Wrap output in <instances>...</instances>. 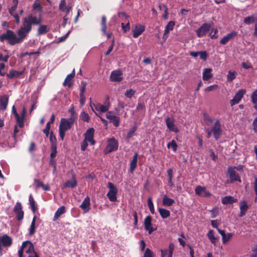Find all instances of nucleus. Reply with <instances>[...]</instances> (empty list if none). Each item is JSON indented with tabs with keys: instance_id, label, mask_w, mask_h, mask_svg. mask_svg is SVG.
Instances as JSON below:
<instances>
[{
	"instance_id": "nucleus-1",
	"label": "nucleus",
	"mask_w": 257,
	"mask_h": 257,
	"mask_svg": "<svg viewBox=\"0 0 257 257\" xmlns=\"http://www.w3.org/2000/svg\"><path fill=\"white\" fill-rule=\"evenodd\" d=\"M30 32L29 31H27L26 29L21 27L18 31V36H17L13 31L7 29L6 33L0 35V41L3 42L7 40L9 45L14 46L23 42L25 38L27 36Z\"/></svg>"
},
{
	"instance_id": "nucleus-2",
	"label": "nucleus",
	"mask_w": 257,
	"mask_h": 257,
	"mask_svg": "<svg viewBox=\"0 0 257 257\" xmlns=\"http://www.w3.org/2000/svg\"><path fill=\"white\" fill-rule=\"evenodd\" d=\"M13 244V238L7 234L0 235V255L3 254V247L9 248Z\"/></svg>"
},
{
	"instance_id": "nucleus-3",
	"label": "nucleus",
	"mask_w": 257,
	"mask_h": 257,
	"mask_svg": "<svg viewBox=\"0 0 257 257\" xmlns=\"http://www.w3.org/2000/svg\"><path fill=\"white\" fill-rule=\"evenodd\" d=\"M107 187L109 188V191L106 194L109 200L111 202L117 201L116 195L118 192L117 188L111 182H108Z\"/></svg>"
},
{
	"instance_id": "nucleus-4",
	"label": "nucleus",
	"mask_w": 257,
	"mask_h": 257,
	"mask_svg": "<svg viewBox=\"0 0 257 257\" xmlns=\"http://www.w3.org/2000/svg\"><path fill=\"white\" fill-rule=\"evenodd\" d=\"M118 142L114 138H110L107 141V145L104 150L105 154L115 151L117 150Z\"/></svg>"
},
{
	"instance_id": "nucleus-5",
	"label": "nucleus",
	"mask_w": 257,
	"mask_h": 257,
	"mask_svg": "<svg viewBox=\"0 0 257 257\" xmlns=\"http://www.w3.org/2000/svg\"><path fill=\"white\" fill-rule=\"evenodd\" d=\"M214 138L215 140H218L222 135V130L221 128V122L219 119H216L213 126L211 128Z\"/></svg>"
},
{
	"instance_id": "nucleus-6",
	"label": "nucleus",
	"mask_w": 257,
	"mask_h": 257,
	"mask_svg": "<svg viewBox=\"0 0 257 257\" xmlns=\"http://www.w3.org/2000/svg\"><path fill=\"white\" fill-rule=\"evenodd\" d=\"M74 121L75 120H74V118L73 117L69 118H62L59 127L62 128L64 131H67L71 128Z\"/></svg>"
},
{
	"instance_id": "nucleus-7",
	"label": "nucleus",
	"mask_w": 257,
	"mask_h": 257,
	"mask_svg": "<svg viewBox=\"0 0 257 257\" xmlns=\"http://www.w3.org/2000/svg\"><path fill=\"white\" fill-rule=\"evenodd\" d=\"M210 30V25L208 23H204L196 31V35L199 38L203 37L209 32Z\"/></svg>"
},
{
	"instance_id": "nucleus-8",
	"label": "nucleus",
	"mask_w": 257,
	"mask_h": 257,
	"mask_svg": "<svg viewBox=\"0 0 257 257\" xmlns=\"http://www.w3.org/2000/svg\"><path fill=\"white\" fill-rule=\"evenodd\" d=\"M145 30V27L141 24H136L132 25V31L133 32V37L134 38H138Z\"/></svg>"
},
{
	"instance_id": "nucleus-9",
	"label": "nucleus",
	"mask_w": 257,
	"mask_h": 257,
	"mask_svg": "<svg viewBox=\"0 0 257 257\" xmlns=\"http://www.w3.org/2000/svg\"><path fill=\"white\" fill-rule=\"evenodd\" d=\"M246 92L245 89H239L235 94L233 99L230 100V105L231 106L238 103L243 95Z\"/></svg>"
},
{
	"instance_id": "nucleus-10",
	"label": "nucleus",
	"mask_w": 257,
	"mask_h": 257,
	"mask_svg": "<svg viewBox=\"0 0 257 257\" xmlns=\"http://www.w3.org/2000/svg\"><path fill=\"white\" fill-rule=\"evenodd\" d=\"M14 211L16 214L17 219L21 221L23 219L24 212L22 210V205L21 202H17L14 208Z\"/></svg>"
},
{
	"instance_id": "nucleus-11",
	"label": "nucleus",
	"mask_w": 257,
	"mask_h": 257,
	"mask_svg": "<svg viewBox=\"0 0 257 257\" xmlns=\"http://www.w3.org/2000/svg\"><path fill=\"white\" fill-rule=\"evenodd\" d=\"M195 192L196 195L201 197H210L212 195V194L207 190L205 187L201 186H197L195 189Z\"/></svg>"
},
{
	"instance_id": "nucleus-12",
	"label": "nucleus",
	"mask_w": 257,
	"mask_h": 257,
	"mask_svg": "<svg viewBox=\"0 0 257 257\" xmlns=\"http://www.w3.org/2000/svg\"><path fill=\"white\" fill-rule=\"evenodd\" d=\"M122 72L120 70L112 71L109 76V79L111 81L120 82L122 80Z\"/></svg>"
},
{
	"instance_id": "nucleus-13",
	"label": "nucleus",
	"mask_w": 257,
	"mask_h": 257,
	"mask_svg": "<svg viewBox=\"0 0 257 257\" xmlns=\"http://www.w3.org/2000/svg\"><path fill=\"white\" fill-rule=\"evenodd\" d=\"M227 172L229 175V177L231 182L239 181L241 182L240 177L238 174L234 171V168L229 167L227 169Z\"/></svg>"
},
{
	"instance_id": "nucleus-14",
	"label": "nucleus",
	"mask_w": 257,
	"mask_h": 257,
	"mask_svg": "<svg viewBox=\"0 0 257 257\" xmlns=\"http://www.w3.org/2000/svg\"><path fill=\"white\" fill-rule=\"evenodd\" d=\"M112 113V111H107L106 117L110 122L113 124L114 126L117 127L119 124L120 118L119 117L113 115Z\"/></svg>"
},
{
	"instance_id": "nucleus-15",
	"label": "nucleus",
	"mask_w": 257,
	"mask_h": 257,
	"mask_svg": "<svg viewBox=\"0 0 257 257\" xmlns=\"http://www.w3.org/2000/svg\"><path fill=\"white\" fill-rule=\"evenodd\" d=\"M237 35V33L236 31H232L230 33L227 34L226 36H224L220 41V43L222 45H225L230 40L234 39Z\"/></svg>"
},
{
	"instance_id": "nucleus-16",
	"label": "nucleus",
	"mask_w": 257,
	"mask_h": 257,
	"mask_svg": "<svg viewBox=\"0 0 257 257\" xmlns=\"http://www.w3.org/2000/svg\"><path fill=\"white\" fill-rule=\"evenodd\" d=\"M152 217L151 216H147L144 221L145 228L146 230L148 231L149 234H151L155 229L152 227Z\"/></svg>"
},
{
	"instance_id": "nucleus-17",
	"label": "nucleus",
	"mask_w": 257,
	"mask_h": 257,
	"mask_svg": "<svg viewBox=\"0 0 257 257\" xmlns=\"http://www.w3.org/2000/svg\"><path fill=\"white\" fill-rule=\"evenodd\" d=\"M174 249V245L173 243H171L169 244V248L161 249V257H166L168 255L167 257H172Z\"/></svg>"
},
{
	"instance_id": "nucleus-18",
	"label": "nucleus",
	"mask_w": 257,
	"mask_h": 257,
	"mask_svg": "<svg viewBox=\"0 0 257 257\" xmlns=\"http://www.w3.org/2000/svg\"><path fill=\"white\" fill-rule=\"evenodd\" d=\"M165 121L168 128L170 131L174 133H178L179 132V129L174 124V120H171L169 117H167L165 118Z\"/></svg>"
},
{
	"instance_id": "nucleus-19",
	"label": "nucleus",
	"mask_w": 257,
	"mask_h": 257,
	"mask_svg": "<svg viewBox=\"0 0 257 257\" xmlns=\"http://www.w3.org/2000/svg\"><path fill=\"white\" fill-rule=\"evenodd\" d=\"M27 17L28 18V20H30L32 24L33 25H39L42 22L41 14H39V17H37L36 16H33L32 14H30Z\"/></svg>"
},
{
	"instance_id": "nucleus-20",
	"label": "nucleus",
	"mask_w": 257,
	"mask_h": 257,
	"mask_svg": "<svg viewBox=\"0 0 257 257\" xmlns=\"http://www.w3.org/2000/svg\"><path fill=\"white\" fill-rule=\"evenodd\" d=\"M248 208V206L245 201H241L239 203L240 213L239 217H241L245 215Z\"/></svg>"
},
{
	"instance_id": "nucleus-21",
	"label": "nucleus",
	"mask_w": 257,
	"mask_h": 257,
	"mask_svg": "<svg viewBox=\"0 0 257 257\" xmlns=\"http://www.w3.org/2000/svg\"><path fill=\"white\" fill-rule=\"evenodd\" d=\"M27 245H29V247L27 250L26 251V252L29 254L35 253L36 251L34 249V246L32 242L29 240L24 241L22 243V248H25Z\"/></svg>"
},
{
	"instance_id": "nucleus-22",
	"label": "nucleus",
	"mask_w": 257,
	"mask_h": 257,
	"mask_svg": "<svg viewBox=\"0 0 257 257\" xmlns=\"http://www.w3.org/2000/svg\"><path fill=\"white\" fill-rule=\"evenodd\" d=\"M75 72L74 69L71 73L67 75L63 82L64 86H68L69 87L72 85V79L75 77Z\"/></svg>"
},
{
	"instance_id": "nucleus-23",
	"label": "nucleus",
	"mask_w": 257,
	"mask_h": 257,
	"mask_svg": "<svg viewBox=\"0 0 257 257\" xmlns=\"http://www.w3.org/2000/svg\"><path fill=\"white\" fill-rule=\"evenodd\" d=\"M9 102V96L4 95L0 98V109L5 110L7 109Z\"/></svg>"
},
{
	"instance_id": "nucleus-24",
	"label": "nucleus",
	"mask_w": 257,
	"mask_h": 257,
	"mask_svg": "<svg viewBox=\"0 0 257 257\" xmlns=\"http://www.w3.org/2000/svg\"><path fill=\"white\" fill-rule=\"evenodd\" d=\"M138 153L136 152L133 157V159L130 163V171L131 173H133L135 170L137 168V162H138Z\"/></svg>"
},
{
	"instance_id": "nucleus-25",
	"label": "nucleus",
	"mask_w": 257,
	"mask_h": 257,
	"mask_svg": "<svg viewBox=\"0 0 257 257\" xmlns=\"http://www.w3.org/2000/svg\"><path fill=\"white\" fill-rule=\"evenodd\" d=\"M24 70L23 71H17L14 69H12L10 71L9 73L7 74V76L10 79L14 78H19L20 76L23 74Z\"/></svg>"
},
{
	"instance_id": "nucleus-26",
	"label": "nucleus",
	"mask_w": 257,
	"mask_h": 257,
	"mask_svg": "<svg viewBox=\"0 0 257 257\" xmlns=\"http://www.w3.org/2000/svg\"><path fill=\"white\" fill-rule=\"evenodd\" d=\"M175 26V22L174 21H170L167 26L165 27L164 30V33L163 35V38L166 39L168 37V34L170 32V31L173 30L174 27Z\"/></svg>"
},
{
	"instance_id": "nucleus-27",
	"label": "nucleus",
	"mask_w": 257,
	"mask_h": 257,
	"mask_svg": "<svg viewBox=\"0 0 257 257\" xmlns=\"http://www.w3.org/2000/svg\"><path fill=\"white\" fill-rule=\"evenodd\" d=\"M237 201V199L231 196H226L221 198V202L223 204H232Z\"/></svg>"
},
{
	"instance_id": "nucleus-28",
	"label": "nucleus",
	"mask_w": 257,
	"mask_h": 257,
	"mask_svg": "<svg viewBox=\"0 0 257 257\" xmlns=\"http://www.w3.org/2000/svg\"><path fill=\"white\" fill-rule=\"evenodd\" d=\"M90 199L89 197H86L84 199L82 203L80 205V207L85 211V212H87L90 209Z\"/></svg>"
},
{
	"instance_id": "nucleus-29",
	"label": "nucleus",
	"mask_w": 257,
	"mask_h": 257,
	"mask_svg": "<svg viewBox=\"0 0 257 257\" xmlns=\"http://www.w3.org/2000/svg\"><path fill=\"white\" fill-rule=\"evenodd\" d=\"M39 27L38 29L37 35L40 36L43 34H45L50 31V28L47 25H39Z\"/></svg>"
},
{
	"instance_id": "nucleus-30",
	"label": "nucleus",
	"mask_w": 257,
	"mask_h": 257,
	"mask_svg": "<svg viewBox=\"0 0 257 257\" xmlns=\"http://www.w3.org/2000/svg\"><path fill=\"white\" fill-rule=\"evenodd\" d=\"M77 185V181L75 179V176L73 175V180L67 181L64 184V186L66 188H73L76 187Z\"/></svg>"
},
{
	"instance_id": "nucleus-31",
	"label": "nucleus",
	"mask_w": 257,
	"mask_h": 257,
	"mask_svg": "<svg viewBox=\"0 0 257 257\" xmlns=\"http://www.w3.org/2000/svg\"><path fill=\"white\" fill-rule=\"evenodd\" d=\"M212 69L205 68L203 72V79L204 81L208 80L212 77L213 75L211 74Z\"/></svg>"
},
{
	"instance_id": "nucleus-32",
	"label": "nucleus",
	"mask_w": 257,
	"mask_h": 257,
	"mask_svg": "<svg viewBox=\"0 0 257 257\" xmlns=\"http://www.w3.org/2000/svg\"><path fill=\"white\" fill-rule=\"evenodd\" d=\"M33 25L30 21V20H28V18L27 17H25L23 19V27L24 29H26V30L29 31V32H31L32 30V26Z\"/></svg>"
},
{
	"instance_id": "nucleus-33",
	"label": "nucleus",
	"mask_w": 257,
	"mask_h": 257,
	"mask_svg": "<svg viewBox=\"0 0 257 257\" xmlns=\"http://www.w3.org/2000/svg\"><path fill=\"white\" fill-rule=\"evenodd\" d=\"M162 202L164 206H170L174 203L175 201L174 199L169 198L167 195L165 194L163 196Z\"/></svg>"
},
{
	"instance_id": "nucleus-34",
	"label": "nucleus",
	"mask_w": 257,
	"mask_h": 257,
	"mask_svg": "<svg viewBox=\"0 0 257 257\" xmlns=\"http://www.w3.org/2000/svg\"><path fill=\"white\" fill-rule=\"evenodd\" d=\"M94 130L93 128H89L84 134L85 139L87 141H88L94 137Z\"/></svg>"
},
{
	"instance_id": "nucleus-35",
	"label": "nucleus",
	"mask_w": 257,
	"mask_h": 257,
	"mask_svg": "<svg viewBox=\"0 0 257 257\" xmlns=\"http://www.w3.org/2000/svg\"><path fill=\"white\" fill-rule=\"evenodd\" d=\"M65 212V208L64 206H61L58 208L57 210L56 211L54 214L53 220L56 221L58 218Z\"/></svg>"
},
{
	"instance_id": "nucleus-36",
	"label": "nucleus",
	"mask_w": 257,
	"mask_h": 257,
	"mask_svg": "<svg viewBox=\"0 0 257 257\" xmlns=\"http://www.w3.org/2000/svg\"><path fill=\"white\" fill-rule=\"evenodd\" d=\"M29 202L31 206V209L34 214L35 213L36 211L38 209L37 205H36L35 200L33 198L32 195L31 194L29 196Z\"/></svg>"
},
{
	"instance_id": "nucleus-37",
	"label": "nucleus",
	"mask_w": 257,
	"mask_h": 257,
	"mask_svg": "<svg viewBox=\"0 0 257 257\" xmlns=\"http://www.w3.org/2000/svg\"><path fill=\"white\" fill-rule=\"evenodd\" d=\"M158 211L161 217L163 219H166L170 215V211L166 209L160 208L158 209Z\"/></svg>"
},
{
	"instance_id": "nucleus-38",
	"label": "nucleus",
	"mask_w": 257,
	"mask_h": 257,
	"mask_svg": "<svg viewBox=\"0 0 257 257\" xmlns=\"http://www.w3.org/2000/svg\"><path fill=\"white\" fill-rule=\"evenodd\" d=\"M207 236L208 238L209 239L210 242L214 244H215L217 241V238L215 237L214 235L213 230H210L208 231L207 233Z\"/></svg>"
},
{
	"instance_id": "nucleus-39",
	"label": "nucleus",
	"mask_w": 257,
	"mask_h": 257,
	"mask_svg": "<svg viewBox=\"0 0 257 257\" xmlns=\"http://www.w3.org/2000/svg\"><path fill=\"white\" fill-rule=\"evenodd\" d=\"M36 219V216H34L33 218L32 221L31 222V224L30 228H29V234L30 235H33L36 231V226H35Z\"/></svg>"
},
{
	"instance_id": "nucleus-40",
	"label": "nucleus",
	"mask_w": 257,
	"mask_h": 257,
	"mask_svg": "<svg viewBox=\"0 0 257 257\" xmlns=\"http://www.w3.org/2000/svg\"><path fill=\"white\" fill-rule=\"evenodd\" d=\"M101 31L103 34H106V18L105 16H103L101 21Z\"/></svg>"
},
{
	"instance_id": "nucleus-41",
	"label": "nucleus",
	"mask_w": 257,
	"mask_h": 257,
	"mask_svg": "<svg viewBox=\"0 0 257 257\" xmlns=\"http://www.w3.org/2000/svg\"><path fill=\"white\" fill-rule=\"evenodd\" d=\"M255 21V17L253 15L245 17L243 20V22L245 24L250 25Z\"/></svg>"
},
{
	"instance_id": "nucleus-42",
	"label": "nucleus",
	"mask_w": 257,
	"mask_h": 257,
	"mask_svg": "<svg viewBox=\"0 0 257 257\" xmlns=\"http://www.w3.org/2000/svg\"><path fill=\"white\" fill-rule=\"evenodd\" d=\"M16 118V121L17 123L19 124V126L20 127H23L24 126V118H23L22 116H20L19 114H18L17 116H15Z\"/></svg>"
},
{
	"instance_id": "nucleus-43",
	"label": "nucleus",
	"mask_w": 257,
	"mask_h": 257,
	"mask_svg": "<svg viewBox=\"0 0 257 257\" xmlns=\"http://www.w3.org/2000/svg\"><path fill=\"white\" fill-rule=\"evenodd\" d=\"M49 139L51 146H57V139L52 132L50 133Z\"/></svg>"
},
{
	"instance_id": "nucleus-44",
	"label": "nucleus",
	"mask_w": 257,
	"mask_h": 257,
	"mask_svg": "<svg viewBox=\"0 0 257 257\" xmlns=\"http://www.w3.org/2000/svg\"><path fill=\"white\" fill-rule=\"evenodd\" d=\"M80 118L83 120L84 121L89 122L90 119V117L89 114L83 111L81 113L80 115Z\"/></svg>"
},
{
	"instance_id": "nucleus-45",
	"label": "nucleus",
	"mask_w": 257,
	"mask_h": 257,
	"mask_svg": "<svg viewBox=\"0 0 257 257\" xmlns=\"http://www.w3.org/2000/svg\"><path fill=\"white\" fill-rule=\"evenodd\" d=\"M178 146L175 140H172L171 142H169L167 144V148L170 149L172 148L174 152L176 151Z\"/></svg>"
},
{
	"instance_id": "nucleus-46",
	"label": "nucleus",
	"mask_w": 257,
	"mask_h": 257,
	"mask_svg": "<svg viewBox=\"0 0 257 257\" xmlns=\"http://www.w3.org/2000/svg\"><path fill=\"white\" fill-rule=\"evenodd\" d=\"M137 127L136 125H134L133 127H132V128L128 132L126 135V139H131L135 134V132L137 131Z\"/></svg>"
},
{
	"instance_id": "nucleus-47",
	"label": "nucleus",
	"mask_w": 257,
	"mask_h": 257,
	"mask_svg": "<svg viewBox=\"0 0 257 257\" xmlns=\"http://www.w3.org/2000/svg\"><path fill=\"white\" fill-rule=\"evenodd\" d=\"M42 9H43L42 6L39 2H35V3L33 5V11H35V10L38 9L40 12V14H41V12H42Z\"/></svg>"
},
{
	"instance_id": "nucleus-48",
	"label": "nucleus",
	"mask_w": 257,
	"mask_h": 257,
	"mask_svg": "<svg viewBox=\"0 0 257 257\" xmlns=\"http://www.w3.org/2000/svg\"><path fill=\"white\" fill-rule=\"evenodd\" d=\"M204 121L206 125H210L213 121V119L209 115L207 114H204Z\"/></svg>"
},
{
	"instance_id": "nucleus-49",
	"label": "nucleus",
	"mask_w": 257,
	"mask_h": 257,
	"mask_svg": "<svg viewBox=\"0 0 257 257\" xmlns=\"http://www.w3.org/2000/svg\"><path fill=\"white\" fill-rule=\"evenodd\" d=\"M148 205L149 208V209L150 210L151 213L152 214H154L155 212V209L154 207V204L153 203V201L152 200V199L151 198H149L148 200Z\"/></svg>"
},
{
	"instance_id": "nucleus-50",
	"label": "nucleus",
	"mask_w": 257,
	"mask_h": 257,
	"mask_svg": "<svg viewBox=\"0 0 257 257\" xmlns=\"http://www.w3.org/2000/svg\"><path fill=\"white\" fill-rule=\"evenodd\" d=\"M66 2L65 0H61L59 6V9L62 12H64L67 9Z\"/></svg>"
},
{
	"instance_id": "nucleus-51",
	"label": "nucleus",
	"mask_w": 257,
	"mask_h": 257,
	"mask_svg": "<svg viewBox=\"0 0 257 257\" xmlns=\"http://www.w3.org/2000/svg\"><path fill=\"white\" fill-rule=\"evenodd\" d=\"M200 59L206 61L208 57V54L206 51H199Z\"/></svg>"
},
{
	"instance_id": "nucleus-52",
	"label": "nucleus",
	"mask_w": 257,
	"mask_h": 257,
	"mask_svg": "<svg viewBox=\"0 0 257 257\" xmlns=\"http://www.w3.org/2000/svg\"><path fill=\"white\" fill-rule=\"evenodd\" d=\"M51 153L50 154V158H54L57 154V146H51Z\"/></svg>"
},
{
	"instance_id": "nucleus-53",
	"label": "nucleus",
	"mask_w": 257,
	"mask_h": 257,
	"mask_svg": "<svg viewBox=\"0 0 257 257\" xmlns=\"http://www.w3.org/2000/svg\"><path fill=\"white\" fill-rule=\"evenodd\" d=\"M251 101L253 104L257 103V89L254 90L251 95Z\"/></svg>"
},
{
	"instance_id": "nucleus-54",
	"label": "nucleus",
	"mask_w": 257,
	"mask_h": 257,
	"mask_svg": "<svg viewBox=\"0 0 257 257\" xmlns=\"http://www.w3.org/2000/svg\"><path fill=\"white\" fill-rule=\"evenodd\" d=\"M121 28L123 30V31L124 33H126L130 29V24L129 22L127 23L126 24H124V23H122L121 24Z\"/></svg>"
},
{
	"instance_id": "nucleus-55",
	"label": "nucleus",
	"mask_w": 257,
	"mask_h": 257,
	"mask_svg": "<svg viewBox=\"0 0 257 257\" xmlns=\"http://www.w3.org/2000/svg\"><path fill=\"white\" fill-rule=\"evenodd\" d=\"M233 233H228L227 234H226L224 238H223L222 239V242L223 244L226 243L227 241H228L231 237L232 236Z\"/></svg>"
},
{
	"instance_id": "nucleus-56",
	"label": "nucleus",
	"mask_w": 257,
	"mask_h": 257,
	"mask_svg": "<svg viewBox=\"0 0 257 257\" xmlns=\"http://www.w3.org/2000/svg\"><path fill=\"white\" fill-rule=\"evenodd\" d=\"M218 88V85L216 84H213L212 85L209 86L207 87H206L204 91L205 92H209L211 91H214L216 90Z\"/></svg>"
},
{
	"instance_id": "nucleus-57",
	"label": "nucleus",
	"mask_w": 257,
	"mask_h": 257,
	"mask_svg": "<svg viewBox=\"0 0 257 257\" xmlns=\"http://www.w3.org/2000/svg\"><path fill=\"white\" fill-rule=\"evenodd\" d=\"M135 91L132 89H130L127 90L125 92V96L128 98H131L135 94Z\"/></svg>"
},
{
	"instance_id": "nucleus-58",
	"label": "nucleus",
	"mask_w": 257,
	"mask_h": 257,
	"mask_svg": "<svg viewBox=\"0 0 257 257\" xmlns=\"http://www.w3.org/2000/svg\"><path fill=\"white\" fill-rule=\"evenodd\" d=\"M144 257H153V251L149 248H147L144 253Z\"/></svg>"
},
{
	"instance_id": "nucleus-59",
	"label": "nucleus",
	"mask_w": 257,
	"mask_h": 257,
	"mask_svg": "<svg viewBox=\"0 0 257 257\" xmlns=\"http://www.w3.org/2000/svg\"><path fill=\"white\" fill-rule=\"evenodd\" d=\"M68 112L71 113V116L70 118H74V120H75L76 118V114L74 109V107L73 106H71L70 108L69 109Z\"/></svg>"
},
{
	"instance_id": "nucleus-60",
	"label": "nucleus",
	"mask_w": 257,
	"mask_h": 257,
	"mask_svg": "<svg viewBox=\"0 0 257 257\" xmlns=\"http://www.w3.org/2000/svg\"><path fill=\"white\" fill-rule=\"evenodd\" d=\"M114 45V40L111 41V44L109 46L107 51L105 52V55H108L112 51Z\"/></svg>"
},
{
	"instance_id": "nucleus-61",
	"label": "nucleus",
	"mask_w": 257,
	"mask_h": 257,
	"mask_svg": "<svg viewBox=\"0 0 257 257\" xmlns=\"http://www.w3.org/2000/svg\"><path fill=\"white\" fill-rule=\"evenodd\" d=\"M88 141L84 140L81 144V150L82 151H85L88 146Z\"/></svg>"
},
{
	"instance_id": "nucleus-62",
	"label": "nucleus",
	"mask_w": 257,
	"mask_h": 257,
	"mask_svg": "<svg viewBox=\"0 0 257 257\" xmlns=\"http://www.w3.org/2000/svg\"><path fill=\"white\" fill-rule=\"evenodd\" d=\"M235 78V72L229 71L227 75L228 81H232Z\"/></svg>"
},
{
	"instance_id": "nucleus-63",
	"label": "nucleus",
	"mask_w": 257,
	"mask_h": 257,
	"mask_svg": "<svg viewBox=\"0 0 257 257\" xmlns=\"http://www.w3.org/2000/svg\"><path fill=\"white\" fill-rule=\"evenodd\" d=\"M99 111L101 112H105L108 111V110L109 109V106L108 105H104L101 104L100 106L99 107Z\"/></svg>"
},
{
	"instance_id": "nucleus-64",
	"label": "nucleus",
	"mask_w": 257,
	"mask_h": 257,
	"mask_svg": "<svg viewBox=\"0 0 257 257\" xmlns=\"http://www.w3.org/2000/svg\"><path fill=\"white\" fill-rule=\"evenodd\" d=\"M218 30L217 29H213L212 33L209 34V36L211 39H216L217 38V33Z\"/></svg>"
}]
</instances>
